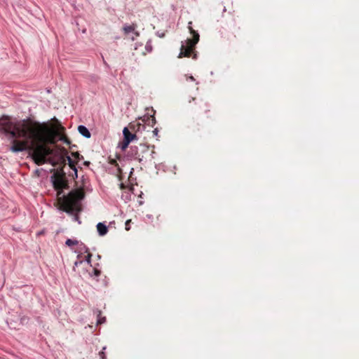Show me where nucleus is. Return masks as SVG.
<instances>
[{"mask_svg":"<svg viewBox=\"0 0 359 359\" xmlns=\"http://www.w3.org/2000/svg\"><path fill=\"white\" fill-rule=\"evenodd\" d=\"M65 130L60 124L53 128L29 119L13 122L8 116L0 118V133L13 139L12 150H29L32 154L29 157H69L68 151L57 144L58 140L69 146L73 157H80L79 152L74 149L76 146H71Z\"/></svg>","mask_w":359,"mask_h":359,"instance_id":"1","label":"nucleus"},{"mask_svg":"<svg viewBox=\"0 0 359 359\" xmlns=\"http://www.w3.org/2000/svg\"><path fill=\"white\" fill-rule=\"evenodd\" d=\"M49 171L53 173L50 178L53 188L57 191V203L59 209L69 213L80 212L81 210L80 201L85 196L83 190L78 189L71 191L67 196L63 195V190L69 189L65 172L62 168H50Z\"/></svg>","mask_w":359,"mask_h":359,"instance_id":"2","label":"nucleus"},{"mask_svg":"<svg viewBox=\"0 0 359 359\" xmlns=\"http://www.w3.org/2000/svg\"><path fill=\"white\" fill-rule=\"evenodd\" d=\"M191 22H189L188 29L189 30V32L193 36V39H188L187 40V44L186 45H182L180 48V53L179 54V57H191L194 59L196 58V54L194 53V48L196 44L199 41V34L198 33L193 29V27L191 26Z\"/></svg>","mask_w":359,"mask_h":359,"instance_id":"3","label":"nucleus"},{"mask_svg":"<svg viewBox=\"0 0 359 359\" xmlns=\"http://www.w3.org/2000/svg\"><path fill=\"white\" fill-rule=\"evenodd\" d=\"M190 103H194L192 110L198 116H205L207 118H210V106L209 103L203 99H197L192 97L189 101Z\"/></svg>","mask_w":359,"mask_h":359,"instance_id":"4","label":"nucleus"},{"mask_svg":"<svg viewBox=\"0 0 359 359\" xmlns=\"http://www.w3.org/2000/svg\"><path fill=\"white\" fill-rule=\"evenodd\" d=\"M135 149V157H148L155 154L154 146H150L147 144L141 143Z\"/></svg>","mask_w":359,"mask_h":359,"instance_id":"5","label":"nucleus"},{"mask_svg":"<svg viewBox=\"0 0 359 359\" xmlns=\"http://www.w3.org/2000/svg\"><path fill=\"white\" fill-rule=\"evenodd\" d=\"M92 254L90 252L88 248L83 243L79 246L78 259L79 263H81L85 259L88 264H90Z\"/></svg>","mask_w":359,"mask_h":359,"instance_id":"6","label":"nucleus"},{"mask_svg":"<svg viewBox=\"0 0 359 359\" xmlns=\"http://www.w3.org/2000/svg\"><path fill=\"white\" fill-rule=\"evenodd\" d=\"M35 165H42L43 164H49L51 167H55L58 163L55 161V158H32Z\"/></svg>","mask_w":359,"mask_h":359,"instance_id":"7","label":"nucleus"},{"mask_svg":"<svg viewBox=\"0 0 359 359\" xmlns=\"http://www.w3.org/2000/svg\"><path fill=\"white\" fill-rule=\"evenodd\" d=\"M59 160H61V163H66V160L68 161V163L69 167L74 170L75 175L77 177V170L76 168V163L78 162L76 161V160H83V158H58Z\"/></svg>","mask_w":359,"mask_h":359,"instance_id":"8","label":"nucleus"},{"mask_svg":"<svg viewBox=\"0 0 359 359\" xmlns=\"http://www.w3.org/2000/svg\"><path fill=\"white\" fill-rule=\"evenodd\" d=\"M124 139L127 140V142H130L132 140L137 137L136 134L131 133L128 128H124L123 130Z\"/></svg>","mask_w":359,"mask_h":359,"instance_id":"9","label":"nucleus"},{"mask_svg":"<svg viewBox=\"0 0 359 359\" xmlns=\"http://www.w3.org/2000/svg\"><path fill=\"white\" fill-rule=\"evenodd\" d=\"M97 229L100 236H104L108 232L107 226L103 223H98L97 224Z\"/></svg>","mask_w":359,"mask_h":359,"instance_id":"10","label":"nucleus"},{"mask_svg":"<svg viewBox=\"0 0 359 359\" xmlns=\"http://www.w3.org/2000/svg\"><path fill=\"white\" fill-rule=\"evenodd\" d=\"M78 130H79V133L81 134L83 137H85L86 138L90 137V135H91L90 133L86 126H79L78 127Z\"/></svg>","mask_w":359,"mask_h":359,"instance_id":"11","label":"nucleus"},{"mask_svg":"<svg viewBox=\"0 0 359 359\" xmlns=\"http://www.w3.org/2000/svg\"><path fill=\"white\" fill-rule=\"evenodd\" d=\"M129 127L131 130L135 131V133L139 132L141 128H144V124L141 123H130Z\"/></svg>","mask_w":359,"mask_h":359,"instance_id":"12","label":"nucleus"},{"mask_svg":"<svg viewBox=\"0 0 359 359\" xmlns=\"http://www.w3.org/2000/svg\"><path fill=\"white\" fill-rule=\"evenodd\" d=\"M65 244L67 246L71 247L72 245H78L79 244V241L77 240H72V239L68 238L66 241Z\"/></svg>","mask_w":359,"mask_h":359,"instance_id":"13","label":"nucleus"},{"mask_svg":"<svg viewBox=\"0 0 359 359\" xmlns=\"http://www.w3.org/2000/svg\"><path fill=\"white\" fill-rule=\"evenodd\" d=\"M35 173L36 174L37 176H40L41 175V172H44L46 174L48 173V172H50L49 171V168L48 169H46V168H40V169H36L35 171Z\"/></svg>","mask_w":359,"mask_h":359,"instance_id":"14","label":"nucleus"},{"mask_svg":"<svg viewBox=\"0 0 359 359\" xmlns=\"http://www.w3.org/2000/svg\"><path fill=\"white\" fill-rule=\"evenodd\" d=\"M123 29H124V32L126 34H129V33L133 32L135 31V27H134V26L130 25V26L125 27L123 28Z\"/></svg>","mask_w":359,"mask_h":359,"instance_id":"15","label":"nucleus"},{"mask_svg":"<svg viewBox=\"0 0 359 359\" xmlns=\"http://www.w3.org/2000/svg\"><path fill=\"white\" fill-rule=\"evenodd\" d=\"M106 349V347H103L102 351L99 353V355L101 359H107L106 355L104 351Z\"/></svg>","mask_w":359,"mask_h":359,"instance_id":"16","label":"nucleus"},{"mask_svg":"<svg viewBox=\"0 0 359 359\" xmlns=\"http://www.w3.org/2000/svg\"><path fill=\"white\" fill-rule=\"evenodd\" d=\"M147 121L151 122V126H153L156 123V119L154 115L151 116V117H147Z\"/></svg>","mask_w":359,"mask_h":359,"instance_id":"17","label":"nucleus"},{"mask_svg":"<svg viewBox=\"0 0 359 359\" xmlns=\"http://www.w3.org/2000/svg\"><path fill=\"white\" fill-rule=\"evenodd\" d=\"M130 222H131V219H128L126 222L125 229H126V231H129L130 230Z\"/></svg>","mask_w":359,"mask_h":359,"instance_id":"18","label":"nucleus"},{"mask_svg":"<svg viewBox=\"0 0 359 359\" xmlns=\"http://www.w3.org/2000/svg\"><path fill=\"white\" fill-rule=\"evenodd\" d=\"M129 143L130 142H127V140L124 139L121 144L122 149L126 148L128 147V145L129 144Z\"/></svg>","mask_w":359,"mask_h":359,"instance_id":"19","label":"nucleus"},{"mask_svg":"<svg viewBox=\"0 0 359 359\" xmlns=\"http://www.w3.org/2000/svg\"><path fill=\"white\" fill-rule=\"evenodd\" d=\"M93 272L94 276H99L101 273L100 271L97 269H93Z\"/></svg>","mask_w":359,"mask_h":359,"instance_id":"20","label":"nucleus"},{"mask_svg":"<svg viewBox=\"0 0 359 359\" xmlns=\"http://www.w3.org/2000/svg\"><path fill=\"white\" fill-rule=\"evenodd\" d=\"M104 320H105V318L104 317L102 318H99L97 320V324H102L103 322H104Z\"/></svg>","mask_w":359,"mask_h":359,"instance_id":"21","label":"nucleus"},{"mask_svg":"<svg viewBox=\"0 0 359 359\" xmlns=\"http://www.w3.org/2000/svg\"><path fill=\"white\" fill-rule=\"evenodd\" d=\"M158 128H155L154 130H152V133L154 136H158Z\"/></svg>","mask_w":359,"mask_h":359,"instance_id":"22","label":"nucleus"},{"mask_svg":"<svg viewBox=\"0 0 359 359\" xmlns=\"http://www.w3.org/2000/svg\"><path fill=\"white\" fill-rule=\"evenodd\" d=\"M110 159V161L109 163L111 164H115L116 163V160L114 158H109Z\"/></svg>","mask_w":359,"mask_h":359,"instance_id":"23","label":"nucleus"},{"mask_svg":"<svg viewBox=\"0 0 359 359\" xmlns=\"http://www.w3.org/2000/svg\"><path fill=\"white\" fill-rule=\"evenodd\" d=\"M83 164H84L85 165L88 166V165H90V162H89V161H84V162H83Z\"/></svg>","mask_w":359,"mask_h":359,"instance_id":"24","label":"nucleus"},{"mask_svg":"<svg viewBox=\"0 0 359 359\" xmlns=\"http://www.w3.org/2000/svg\"><path fill=\"white\" fill-rule=\"evenodd\" d=\"M138 203H139L140 205H142L144 203V202L142 200H139L138 201Z\"/></svg>","mask_w":359,"mask_h":359,"instance_id":"25","label":"nucleus"},{"mask_svg":"<svg viewBox=\"0 0 359 359\" xmlns=\"http://www.w3.org/2000/svg\"><path fill=\"white\" fill-rule=\"evenodd\" d=\"M120 187H121V189H123V188H124V185H123V184H120Z\"/></svg>","mask_w":359,"mask_h":359,"instance_id":"26","label":"nucleus"},{"mask_svg":"<svg viewBox=\"0 0 359 359\" xmlns=\"http://www.w3.org/2000/svg\"><path fill=\"white\" fill-rule=\"evenodd\" d=\"M189 79H190V80H192V81H194V77H193V76H190V77H189Z\"/></svg>","mask_w":359,"mask_h":359,"instance_id":"27","label":"nucleus"},{"mask_svg":"<svg viewBox=\"0 0 359 359\" xmlns=\"http://www.w3.org/2000/svg\"><path fill=\"white\" fill-rule=\"evenodd\" d=\"M142 121L143 123H144L146 121L145 118H142Z\"/></svg>","mask_w":359,"mask_h":359,"instance_id":"28","label":"nucleus"},{"mask_svg":"<svg viewBox=\"0 0 359 359\" xmlns=\"http://www.w3.org/2000/svg\"><path fill=\"white\" fill-rule=\"evenodd\" d=\"M135 36H138L139 35V34L137 32H135Z\"/></svg>","mask_w":359,"mask_h":359,"instance_id":"29","label":"nucleus"},{"mask_svg":"<svg viewBox=\"0 0 359 359\" xmlns=\"http://www.w3.org/2000/svg\"><path fill=\"white\" fill-rule=\"evenodd\" d=\"M78 263H79V262H75V265H77V264H78Z\"/></svg>","mask_w":359,"mask_h":359,"instance_id":"30","label":"nucleus"}]
</instances>
